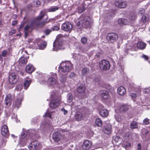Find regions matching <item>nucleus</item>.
I'll return each mask as SVG.
<instances>
[{"label": "nucleus", "instance_id": "28", "mask_svg": "<svg viewBox=\"0 0 150 150\" xmlns=\"http://www.w3.org/2000/svg\"><path fill=\"white\" fill-rule=\"evenodd\" d=\"M11 94H7L5 98V104L6 105H8L11 101Z\"/></svg>", "mask_w": 150, "mask_h": 150}, {"label": "nucleus", "instance_id": "39", "mask_svg": "<svg viewBox=\"0 0 150 150\" xmlns=\"http://www.w3.org/2000/svg\"><path fill=\"white\" fill-rule=\"evenodd\" d=\"M143 124L145 125H147L150 124V120L147 118L144 119L143 120Z\"/></svg>", "mask_w": 150, "mask_h": 150}, {"label": "nucleus", "instance_id": "31", "mask_svg": "<svg viewBox=\"0 0 150 150\" xmlns=\"http://www.w3.org/2000/svg\"><path fill=\"white\" fill-rule=\"evenodd\" d=\"M126 22V20L124 18H120L118 20V23L120 25H125Z\"/></svg>", "mask_w": 150, "mask_h": 150}, {"label": "nucleus", "instance_id": "56", "mask_svg": "<svg viewBox=\"0 0 150 150\" xmlns=\"http://www.w3.org/2000/svg\"><path fill=\"white\" fill-rule=\"evenodd\" d=\"M55 92L54 91H53L51 92V96L52 98H54L55 97Z\"/></svg>", "mask_w": 150, "mask_h": 150}, {"label": "nucleus", "instance_id": "7", "mask_svg": "<svg viewBox=\"0 0 150 150\" xmlns=\"http://www.w3.org/2000/svg\"><path fill=\"white\" fill-rule=\"evenodd\" d=\"M114 3L116 6L121 8H125L127 6L126 2L122 0H115Z\"/></svg>", "mask_w": 150, "mask_h": 150}, {"label": "nucleus", "instance_id": "53", "mask_svg": "<svg viewBox=\"0 0 150 150\" xmlns=\"http://www.w3.org/2000/svg\"><path fill=\"white\" fill-rule=\"evenodd\" d=\"M51 114L49 112H46L45 114V117H48L51 118Z\"/></svg>", "mask_w": 150, "mask_h": 150}, {"label": "nucleus", "instance_id": "59", "mask_svg": "<svg viewBox=\"0 0 150 150\" xmlns=\"http://www.w3.org/2000/svg\"><path fill=\"white\" fill-rule=\"evenodd\" d=\"M62 110L63 112L64 115H65L67 113V111L64 108H62Z\"/></svg>", "mask_w": 150, "mask_h": 150}, {"label": "nucleus", "instance_id": "27", "mask_svg": "<svg viewBox=\"0 0 150 150\" xmlns=\"http://www.w3.org/2000/svg\"><path fill=\"white\" fill-rule=\"evenodd\" d=\"M146 44L142 42H139L137 44V47L140 49H143L145 47Z\"/></svg>", "mask_w": 150, "mask_h": 150}, {"label": "nucleus", "instance_id": "49", "mask_svg": "<svg viewBox=\"0 0 150 150\" xmlns=\"http://www.w3.org/2000/svg\"><path fill=\"white\" fill-rule=\"evenodd\" d=\"M59 29V28L57 26H53L52 28V30L53 31H57Z\"/></svg>", "mask_w": 150, "mask_h": 150}, {"label": "nucleus", "instance_id": "13", "mask_svg": "<svg viewBox=\"0 0 150 150\" xmlns=\"http://www.w3.org/2000/svg\"><path fill=\"white\" fill-rule=\"evenodd\" d=\"M92 142L88 140H85L82 145V147L83 149H88L92 146Z\"/></svg>", "mask_w": 150, "mask_h": 150}, {"label": "nucleus", "instance_id": "60", "mask_svg": "<svg viewBox=\"0 0 150 150\" xmlns=\"http://www.w3.org/2000/svg\"><path fill=\"white\" fill-rule=\"evenodd\" d=\"M137 146H138V148H137L138 150H141V148H142V146H141V144H138L137 145Z\"/></svg>", "mask_w": 150, "mask_h": 150}, {"label": "nucleus", "instance_id": "61", "mask_svg": "<svg viewBox=\"0 0 150 150\" xmlns=\"http://www.w3.org/2000/svg\"><path fill=\"white\" fill-rule=\"evenodd\" d=\"M142 57L144 58L145 60H147L148 59L149 57L147 56L146 55H143L142 56Z\"/></svg>", "mask_w": 150, "mask_h": 150}, {"label": "nucleus", "instance_id": "54", "mask_svg": "<svg viewBox=\"0 0 150 150\" xmlns=\"http://www.w3.org/2000/svg\"><path fill=\"white\" fill-rule=\"evenodd\" d=\"M29 28V26L28 25H26L24 28V32L26 31L28 32V30Z\"/></svg>", "mask_w": 150, "mask_h": 150}, {"label": "nucleus", "instance_id": "11", "mask_svg": "<svg viewBox=\"0 0 150 150\" xmlns=\"http://www.w3.org/2000/svg\"><path fill=\"white\" fill-rule=\"evenodd\" d=\"M17 76L15 73L11 74L9 76L8 78L9 83L11 84L15 83L17 82Z\"/></svg>", "mask_w": 150, "mask_h": 150}, {"label": "nucleus", "instance_id": "12", "mask_svg": "<svg viewBox=\"0 0 150 150\" xmlns=\"http://www.w3.org/2000/svg\"><path fill=\"white\" fill-rule=\"evenodd\" d=\"M60 102V100L58 99L52 100L50 103V106L52 108H55L58 106Z\"/></svg>", "mask_w": 150, "mask_h": 150}, {"label": "nucleus", "instance_id": "8", "mask_svg": "<svg viewBox=\"0 0 150 150\" xmlns=\"http://www.w3.org/2000/svg\"><path fill=\"white\" fill-rule=\"evenodd\" d=\"M21 97L17 98L14 101L13 105V109L15 108L18 109L20 106L21 102L23 99V96L22 94H21Z\"/></svg>", "mask_w": 150, "mask_h": 150}, {"label": "nucleus", "instance_id": "20", "mask_svg": "<svg viewBox=\"0 0 150 150\" xmlns=\"http://www.w3.org/2000/svg\"><path fill=\"white\" fill-rule=\"evenodd\" d=\"M35 68L32 65L30 64H28L25 68V71L28 73H31L34 71Z\"/></svg>", "mask_w": 150, "mask_h": 150}, {"label": "nucleus", "instance_id": "16", "mask_svg": "<svg viewBox=\"0 0 150 150\" xmlns=\"http://www.w3.org/2000/svg\"><path fill=\"white\" fill-rule=\"evenodd\" d=\"M86 87L83 84L80 85L77 88V91L79 93H82L85 92Z\"/></svg>", "mask_w": 150, "mask_h": 150}, {"label": "nucleus", "instance_id": "35", "mask_svg": "<svg viewBox=\"0 0 150 150\" xmlns=\"http://www.w3.org/2000/svg\"><path fill=\"white\" fill-rule=\"evenodd\" d=\"M106 89L108 90L110 92H113L114 90V88L110 84H108L106 86Z\"/></svg>", "mask_w": 150, "mask_h": 150}, {"label": "nucleus", "instance_id": "62", "mask_svg": "<svg viewBox=\"0 0 150 150\" xmlns=\"http://www.w3.org/2000/svg\"><path fill=\"white\" fill-rule=\"evenodd\" d=\"M17 21H12V25H14L16 24L17 23Z\"/></svg>", "mask_w": 150, "mask_h": 150}, {"label": "nucleus", "instance_id": "42", "mask_svg": "<svg viewBox=\"0 0 150 150\" xmlns=\"http://www.w3.org/2000/svg\"><path fill=\"white\" fill-rule=\"evenodd\" d=\"M33 5L34 6L38 7L40 5V2L39 0H34Z\"/></svg>", "mask_w": 150, "mask_h": 150}, {"label": "nucleus", "instance_id": "46", "mask_svg": "<svg viewBox=\"0 0 150 150\" xmlns=\"http://www.w3.org/2000/svg\"><path fill=\"white\" fill-rule=\"evenodd\" d=\"M115 118L117 121V122H120L121 120V116L120 115H116L115 116Z\"/></svg>", "mask_w": 150, "mask_h": 150}, {"label": "nucleus", "instance_id": "40", "mask_svg": "<svg viewBox=\"0 0 150 150\" xmlns=\"http://www.w3.org/2000/svg\"><path fill=\"white\" fill-rule=\"evenodd\" d=\"M23 86L21 84H19L17 85L15 90L17 91H20L22 89Z\"/></svg>", "mask_w": 150, "mask_h": 150}, {"label": "nucleus", "instance_id": "19", "mask_svg": "<svg viewBox=\"0 0 150 150\" xmlns=\"http://www.w3.org/2000/svg\"><path fill=\"white\" fill-rule=\"evenodd\" d=\"M74 117L76 121H79L82 120L83 116L81 112H77L75 113Z\"/></svg>", "mask_w": 150, "mask_h": 150}, {"label": "nucleus", "instance_id": "3", "mask_svg": "<svg viewBox=\"0 0 150 150\" xmlns=\"http://www.w3.org/2000/svg\"><path fill=\"white\" fill-rule=\"evenodd\" d=\"M44 17H45V19L43 21L37 22L36 23V25H37L42 27L45 25L46 23H48V21H47L48 18V16L46 15L45 13L42 11L40 12V14L36 18L35 20L40 21Z\"/></svg>", "mask_w": 150, "mask_h": 150}, {"label": "nucleus", "instance_id": "23", "mask_svg": "<svg viewBox=\"0 0 150 150\" xmlns=\"http://www.w3.org/2000/svg\"><path fill=\"white\" fill-rule=\"evenodd\" d=\"M129 109V106L127 105H121L119 108V110L121 112H125Z\"/></svg>", "mask_w": 150, "mask_h": 150}, {"label": "nucleus", "instance_id": "22", "mask_svg": "<svg viewBox=\"0 0 150 150\" xmlns=\"http://www.w3.org/2000/svg\"><path fill=\"white\" fill-rule=\"evenodd\" d=\"M126 92L125 89L123 86H120L117 89V92L121 96H123L125 95L126 93Z\"/></svg>", "mask_w": 150, "mask_h": 150}, {"label": "nucleus", "instance_id": "32", "mask_svg": "<svg viewBox=\"0 0 150 150\" xmlns=\"http://www.w3.org/2000/svg\"><path fill=\"white\" fill-rule=\"evenodd\" d=\"M27 143L26 139H20V145L22 146H25Z\"/></svg>", "mask_w": 150, "mask_h": 150}, {"label": "nucleus", "instance_id": "58", "mask_svg": "<svg viewBox=\"0 0 150 150\" xmlns=\"http://www.w3.org/2000/svg\"><path fill=\"white\" fill-rule=\"evenodd\" d=\"M144 9L141 8L140 9V10L139 11V13H140L141 14H142L144 12Z\"/></svg>", "mask_w": 150, "mask_h": 150}, {"label": "nucleus", "instance_id": "5", "mask_svg": "<svg viewBox=\"0 0 150 150\" xmlns=\"http://www.w3.org/2000/svg\"><path fill=\"white\" fill-rule=\"evenodd\" d=\"M99 66L101 70L105 71L110 69V65L108 61L103 59L99 62Z\"/></svg>", "mask_w": 150, "mask_h": 150}, {"label": "nucleus", "instance_id": "21", "mask_svg": "<svg viewBox=\"0 0 150 150\" xmlns=\"http://www.w3.org/2000/svg\"><path fill=\"white\" fill-rule=\"evenodd\" d=\"M87 18L85 17L82 19L83 27L85 28H87L90 27V24L89 21L87 19Z\"/></svg>", "mask_w": 150, "mask_h": 150}, {"label": "nucleus", "instance_id": "43", "mask_svg": "<svg viewBox=\"0 0 150 150\" xmlns=\"http://www.w3.org/2000/svg\"><path fill=\"white\" fill-rule=\"evenodd\" d=\"M67 100L70 103L72 101L73 96L71 93H69L67 95Z\"/></svg>", "mask_w": 150, "mask_h": 150}, {"label": "nucleus", "instance_id": "57", "mask_svg": "<svg viewBox=\"0 0 150 150\" xmlns=\"http://www.w3.org/2000/svg\"><path fill=\"white\" fill-rule=\"evenodd\" d=\"M130 96L132 98H136L137 95L136 94L134 93H132L130 94Z\"/></svg>", "mask_w": 150, "mask_h": 150}, {"label": "nucleus", "instance_id": "38", "mask_svg": "<svg viewBox=\"0 0 150 150\" xmlns=\"http://www.w3.org/2000/svg\"><path fill=\"white\" fill-rule=\"evenodd\" d=\"M85 8L83 5L79 7L78 8V11L79 13H81L83 12L85 10Z\"/></svg>", "mask_w": 150, "mask_h": 150}, {"label": "nucleus", "instance_id": "33", "mask_svg": "<svg viewBox=\"0 0 150 150\" xmlns=\"http://www.w3.org/2000/svg\"><path fill=\"white\" fill-rule=\"evenodd\" d=\"M59 8L57 6H52L48 9V11L54 12L58 10Z\"/></svg>", "mask_w": 150, "mask_h": 150}, {"label": "nucleus", "instance_id": "2", "mask_svg": "<svg viewBox=\"0 0 150 150\" xmlns=\"http://www.w3.org/2000/svg\"><path fill=\"white\" fill-rule=\"evenodd\" d=\"M73 68V65L69 61L62 62L59 67V71L62 72H68Z\"/></svg>", "mask_w": 150, "mask_h": 150}, {"label": "nucleus", "instance_id": "47", "mask_svg": "<svg viewBox=\"0 0 150 150\" xmlns=\"http://www.w3.org/2000/svg\"><path fill=\"white\" fill-rule=\"evenodd\" d=\"M8 52L6 50H4L3 51L1 52V55L3 57H6Z\"/></svg>", "mask_w": 150, "mask_h": 150}, {"label": "nucleus", "instance_id": "45", "mask_svg": "<svg viewBox=\"0 0 150 150\" xmlns=\"http://www.w3.org/2000/svg\"><path fill=\"white\" fill-rule=\"evenodd\" d=\"M60 80L61 82L63 83L66 81V78L65 76H62L60 77Z\"/></svg>", "mask_w": 150, "mask_h": 150}, {"label": "nucleus", "instance_id": "29", "mask_svg": "<svg viewBox=\"0 0 150 150\" xmlns=\"http://www.w3.org/2000/svg\"><path fill=\"white\" fill-rule=\"evenodd\" d=\"M129 17L130 20L132 21L135 20L137 17L136 13L135 12H131Z\"/></svg>", "mask_w": 150, "mask_h": 150}, {"label": "nucleus", "instance_id": "36", "mask_svg": "<svg viewBox=\"0 0 150 150\" xmlns=\"http://www.w3.org/2000/svg\"><path fill=\"white\" fill-rule=\"evenodd\" d=\"M149 20V17L147 15H143L142 17V21L144 23L147 22Z\"/></svg>", "mask_w": 150, "mask_h": 150}, {"label": "nucleus", "instance_id": "52", "mask_svg": "<svg viewBox=\"0 0 150 150\" xmlns=\"http://www.w3.org/2000/svg\"><path fill=\"white\" fill-rule=\"evenodd\" d=\"M76 74L74 72H71L69 76V77L70 78H72L75 77Z\"/></svg>", "mask_w": 150, "mask_h": 150}, {"label": "nucleus", "instance_id": "63", "mask_svg": "<svg viewBox=\"0 0 150 150\" xmlns=\"http://www.w3.org/2000/svg\"><path fill=\"white\" fill-rule=\"evenodd\" d=\"M131 144L130 143H127L125 145L126 147H128L130 146Z\"/></svg>", "mask_w": 150, "mask_h": 150}, {"label": "nucleus", "instance_id": "41", "mask_svg": "<svg viewBox=\"0 0 150 150\" xmlns=\"http://www.w3.org/2000/svg\"><path fill=\"white\" fill-rule=\"evenodd\" d=\"M27 136V132H23L21 135L20 139H25V138Z\"/></svg>", "mask_w": 150, "mask_h": 150}, {"label": "nucleus", "instance_id": "4", "mask_svg": "<svg viewBox=\"0 0 150 150\" xmlns=\"http://www.w3.org/2000/svg\"><path fill=\"white\" fill-rule=\"evenodd\" d=\"M118 38V35L114 33H109L106 36V40L109 43H113L116 41Z\"/></svg>", "mask_w": 150, "mask_h": 150}, {"label": "nucleus", "instance_id": "30", "mask_svg": "<svg viewBox=\"0 0 150 150\" xmlns=\"http://www.w3.org/2000/svg\"><path fill=\"white\" fill-rule=\"evenodd\" d=\"M31 80H26L23 84V86L25 89H27L31 83Z\"/></svg>", "mask_w": 150, "mask_h": 150}, {"label": "nucleus", "instance_id": "24", "mask_svg": "<svg viewBox=\"0 0 150 150\" xmlns=\"http://www.w3.org/2000/svg\"><path fill=\"white\" fill-rule=\"evenodd\" d=\"M100 96L101 98L103 99H106L109 97V93L107 91H104L101 92L100 94Z\"/></svg>", "mask_w": 150, "mask_h": 150}, {"label": "nucleus", "instance_id": "15", "mask_svg": "<svg viewBox=\"0 0 150 150\" xmlns=\"http://www.w3.org/2000/svg\"><path fill=\"white\" fill-rule=\"evenodd\" d=\"M27 59L26 57H21L18 60V62L20 66H22L25 64L27 62Z\"/></svg>", "mask_w": 150, "mask_h": 150}, {"label": "nucleus", "instance_id": "10", "mask_svg": "<svg viewBox=\"0 0 150 150\" xmlns=\"http://www.w3.org/2000/svg\"><path fill=\"white\" fill-rule=\"evenodd\" d=\"M39 143L37 141L32 142L29 145V148L30 150H36L39 146Z\"/></svg>", "mask_w": 150, "mask_h": 150}, {"label": "nucleus", "instance_id": "9", "mask_svg": "<svg viewBox=\"0 0 150 150\" xmlns=\"http://www.w3.org/2000/svg\"><path fill=\"white\" fill-rule=\"evenodd\" d=\"M72 28L71 24L68 22L63 23L62 26V29L64 31L67 32H70Z\"/></svg>", "mask_w": 150, "mask_h": 150}, {"label": "nucleus", "instance_id": "51", "mask_svg": "<svg viewBox=\"0 0 150 150\" xmlns=\"http://www.w3.org/2000/svg\"><path fill=\"white\" fill-rule=\"evenodd\" d=\"M16 32V30H12L10 31H9L8 35L10 36L12 35L13 34H15Z\"/></svg>", "mask_w": 150, "mask_h": 150}, {"label": "nucleus", "instance_id": "18", "mask_svg": "<svg viewBox=\"0 0 150 150\" xmlns=\"http://www.w3.org/2000/svg\"><path fill=\"white\" fill-rule=\"evenodd\" d=\"M61 137V135L59 132H55L53 134L52 138L55 142H58L60 140Z\"/></svg>", "mask_w": 150, "mask_h": 150}, {"label": "nucleus", "instance_id": "14", "mask_svg": "<svg viewBox=\"0 0 150 150\" xmlns=\"http://www.w3.org/2000/svg\"><path fill=\"white\" fill-rule=\"evenodd\" d=\"M2 135L3 136L8 135L9 133L8 127L6 125H4L2 127L1 130Z\"/></svg>", "mask_w": 150, "mask_h": 150}, {"label": "nucleus", "instance_id": "37", "mask_svg": "<svg viewBox=\"0 0 150 150\" xmlns=\"http://www.w3.org/2000/svg\"><path fill=\"white\" fill-rule=\"evenodd\" d=\"M130 127L131 128L134 129L137 127V124L135 121H133L131 124Z\"/></svg>", "mask_w": 150, "mask_h": 150}, {"label": "nucleus", "instance_id": "26", "mask_svg": "<svg viewBox=\"0 0 150 150\" xmlns=\"http://www.w3.org/2000/svg\"><path fill=\"white\" fill-rule=\"evenodd\" d=\"M108 112L106 109H102L100 112V115L103 117H107L108 115Z\"/></svg>", "mask_w": 150, "mask_h": 150}, {"label": "nucleus", "instance_id": "64", "mask_svg": "<svg viewBox=\"0 0 150 150\" xmlns=\"http://www.w3.org/2000/svg\"><path fill=\"white\" fill-rule=\"evenodd\" d=\"M28 32L26 31L25 32H24V36L25 38H26L28 36Z\"/></svg>", "mask_w": 150, "mask_h": 150}, {"label": "nucleus", "instance_id": "44", "mask_svg": "<svg viewBox=\"0 0 150 150\" xmlns=\"http://www.w3.org/2000/svg\"><path fill=\"white\" fill-rule=\"evenodd\" d=\"M52 32V30L49 29H47L43 31L44 33L46 35H48Z\"/></svg>", "mask_w": 150, "mask_h": 150}, {"label": "nucleus", "instance_id": "34", "mask_svg": "<svg viewBox=\"0 0 150 150\" xmlns=\"http://www.w3.org/2000/svg\"><path fill=\"white\" fill-rule=\"evenodd\" d=\"M96 124L98 127H101L102 125V122L100 119L97 118L96 120Z\"/></svg>", "mask_w": 150, "mask_h": 150}, {"label": "nucleus", "instance_id": "1", "mask_svg": "<svg viewBox=\"0 0 150 150\" xmlns=\"http://www.w3.org/2000/svg\"><path fill=\"white\" fill-rule=\"evenodd\" d=\"M63 35L60 34L58 35L55 40L53 43L54 51H58V50L64 49L65 48L64 41L62 39Z\"/></svg>", "mask_w": 150, "mask_h": 150}, {"label": "nucleus", "instance_id": "50", "mask_svg": "<svg viewBox=\"0 0 150 150\" xmlns=\"http://www.w3.org/2000/svg\"><path fill=\"white\" fill-rule=\"evenodd\" d=\"M87 41V39L85 37H83L81 39V42L82 43L85 44L86 43Z\"/></svg>", "mask_w": 150, "mask_h": 150}, {"label": "nucleus", "instance_id": "6", "mask_svg": "<svg viewBox=\"0 0 150 150\" xmlns=\"http://www.w3.org/2000/svg\"><path fill=\"white\" fill-rule=\"evenodd\" d=\"M57 75L54 74L49 78L48 79V83L50 86H54L55 85L58 84Z\"/></svg>", "mask_w": 150, "mask_h": 150}, {"label": "nucleus", "instance_id": "25", "mask_svg": "<svg viewBox=\"0 0 150 150\" xmlns=\"http://www.w3.org/2000/svg\"><path fill=\"white\" fill-rule=\"evenodd\" d=\"M90 70L88 68L84 67L81 70V74L82 76H85L89 72Z\"/></svg>", "mask_w": 150, "mask_h": 150}, {"label": "nucleus", "instance_id": "17", "mask_svg": "<svg viewBox=\"0 0 150 150\" xmlns=\"http://www.w3.org/2000/svg\"><path fill=\"white\" fill-rule=\"evenodd\" d=\"M112 130V126L110 125H108L104 127L103 129L104 132L106 134L111 133Z\"/></svg>", "mask_w": 150, "mask_h": 150}, {"label": "nucleus", "instance_id": "55", "mask_svg": "<svg viewBox=\"0 0 150 150\" xmlns=\"http://www.w3.org/2000/svg\"><path fill=\"white\" fill-rule=\"evenodd\" d=\"M120 139L119 136H116L114 138V140L116 142H118Z\"/></svg>", "mask_w": 150, "mask_h": 150}, {"label": "nucleus", "instance_id": "48", "mask_svg": "<svg viewBox=\"0 0 150 150\" xmlns=\"http://www.w3.org/2000/svg\"><path fill=\"white\" fill-rule=\"evenodd\" d=\"M81 22H83L82 20L77 22V25L78 27H79V28H81L82 27H83V23H82Z\"/></svg>", "mask_w": 150, "mask_h": 150}]
</instances>
